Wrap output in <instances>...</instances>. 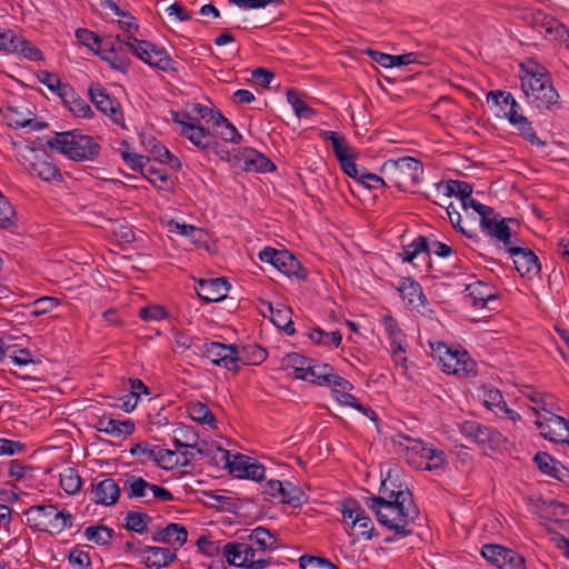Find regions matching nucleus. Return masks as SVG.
Segmentation results:
<instances>
[{"label":"nucleus","instance_id":"obj_1","mask_svg":"<svg viewBox=\"0 0 569 569\" xmlns=\"http://www.w3.org/2000/svg\"><path fill=\"white\" fill-rule=\"evenodd\" d=\"M397 499L400 500L371 496L365 499V503L375 512L382 526L398 536L408 537L412 533L408 526L418 518L419 509L413 501L412 492L398 495Z\"/></svg>","mask_w":569,"mask_h":569},{"label":"nucleus","instance_id":"obj_2","mask_svg":"<svg viewBox=\"0 0 569 569\" xmlns=\"http://www.w3.org/2000/svg\"><path fill=\"white\" fill-rule=\"evenodd\" d=\"M27 525L34 531L59 535L73 526V516L67 510H59L54 505H34L26 512Z\"/></svg>","mask_w":569,"mask_h":569},{"label":"nucleus","instance_id":"obj_3","mask_svg":"<svg viewBox=\"0 0 569 569\" xmlns=\"http://www.w3.org/2000/svg\"><path fill=\"white\" fill-rule=\"evenodd\" d=\"M49 146L74 161H92L100 154L101 147L92 137L79 131L58 133Z\"/></svg>","mask_w":569,"mask_h":569},{"label":"nucleus","instance_id":"obj_4","mask_svg":"<svg viewBox=\"0 0 569 569\" xmlns=\"http://www.w3.org/2000/svg\"><path fill=\"white\" fill-rule=\"evenodd\" d=\"M380 172L386 177L389 184L407 191L420 183L423 166L416 158L401 157L386 160Z\"/></svg>","mask_w":569,"mask_h":569},{"label":"nucleus","instance_id":"obj_5","mask_svg":"<svg viewBox=\"0 0 569 569\" xmlns=\"http://www.w3.org/2000/svg\"><path fill=\"white\" fill-rule=\"evenodd\" d=\"M216 154L223 161H227L232 168L244 171L268 172L273 171L276 166L263 153L252 148H237L232 151L218 149L216 142Z\"/></svg>","mask_w":569,"mask_h":569},{"label":"nucleus","instance_id":"obj_6","mask_svg":"<svg viewBox=\"0 0 569 569\" xmlns=\"http://www.w3.org/2000/svg\"><path fill=\"white\" fill-rule=\"evenodd\" d=\"M459 431L463 437L481 448L493 451L507 448L508 439L501 432L476 420L463 421L459 427Z\"/></svg>","mask_w":569,"mask_h":569},{"label":"nucleus","instance_id":"obj_7","mask_svg":"<svg viewBox=\"0 0 569 569\" xmlns=\"http://www.w3.org/2000/svg\"><path fill=\"white\" fill-rule=\"evenodd\" d=\"M144 63L157 69L168 71L173 69L172 59L169 57L163 48H159L156 44L146 41L138 40L133 36H129V51Z\"/></svg>","mask_w":569,"mask_h":569},{"label":"nucleus","instance_id":"obj_8","mask_svg":"<svg viewBox=\"0 0 569 569\" xmlns=\"http://www.w3.org/2000/svg\"><path fill=\"white\" fill-rule=\"evenodd\" d=\"M222 469L227 470L230 476L239 479H249L252 481H261L264 479L266 468L257 459L236 452L231 459H224Z\"/></svg>","mask_w":569,"mask_h":569},{"label":"nucleus","instance_id":"obj_9","mask_svg":"<svg viewBox=\"0 0 569 569\" xmlns=\"http://www.w3.org/2000/svg\"><path fill=\"white\" fill-rule=\"evenodd\" d=\"M399 437L409 442V445H407V450H408L407 461L409 463H415L412 458L409 457L410 453L417 455L422 460L426 461V462L421 461L418 465H416V467L418 469L436 470L438 468H441L446 463L445 451L429 447L420 440L411 439L409 436L401 435Z\"/></svg>","mask_w":569,"mask_h":569},{"label":"nucleus","instance_id":"obj_10","mask_svg":"<svg viewBox=\"0 0 569 569\" xmlns=\"http://www.w3.org/2000/svg\"><path fill=\"white\" fill-rule=\"evenodd\" d=\"M481 555L499 569H526L525 558L501 545H485L481 548Z\"/></svg>","mask_w":569,"mask_h":569},{"label":"nucleus","instance_id":"obj_11","mask_svg":"<svg viewBox=\"0 0 569 569\" xmlns=\"http://www.w3.org/2000/svg\"><path fill=\"white\" fill-rule=\"evenodd\" d=\"M535 423L545 439L569 445V420L549 412V416H545L543 419L538 418Z\"/></svg>","mask_w":569,"mask_h":569},{"label":"nucleus","instance_id":"obj_12","mask_svg":"<svg viewBox=\"0 0 569 569\" xmlns=\"http://www.w3.org/2000/svg\"><path fill=\"white\" fill-rule=\"evenodd\" d=\"M527 64H521L525 70V76L521 77V88L527 99H530L532 94L552 82L550 73L543 66L533 61H528Z\"/></svg>","mask_w":569,"mask_h":569},{"label":"nucleus","instance_id":"obj_13","mask_svg":"<svg viewBox=\"0 0 569 569\" xmlns=\"http://www.w3.org/2000/svg\"><path fill=\"white\" fill-rule=\"evenodd\" d=\"M532 26L546 38H552L559 41L569 39L568 28L555 17L547 14L542 10H536L531 14Z\"/></svg>","mask_w":569,"mask_h":569},{"label":"nucleus","instance_id":"obj_14","mask_svg":"<svg viewBox=\"0 0 569 569\" xmlns=\"http://www.w3.org/2000/svg\"><path fill=\"white\" fill-rule=\"evenodd\" d=\"M507 252L513 258L515 268L521 277L531 279L539 274L541 264L531 249L510 244Z\"/></svg>","mask_w":569,"mask_h":569},{"label":"nucleus","instance_id":"obj_15","mask_svg":"<svg viewBox=\"0 0 569 569\" xmlns=\"http://www.w3.org/2000/svg\"><path fill=\"white\" fill-rule=\"evenodd\" d=\"M89 97L94 107L102 113L110 117L114 123L122 120V112L117 100L110 97L107 90L98 82L91 83Z\"/></svg>","mask_w":569,"mask_h":569},{"label":"nucleus","instance_id":"obj_16","mask_svg":"<svg viewBox=\"0 0 569 569\" xmlns=\"http://www.w3.org/2000/svg\"><path fill=\"white\" fill-rule=\"evenodd\" d=\"M32 159L24 163L26 170L33 177L43 181H60L62 174L56 167L52 159L44 152L36 153L31 150Z\"/></svg>","mask_w":569,"mask_h":569},{"label":"nucleus","instance_id":"obj_17","mask_svg":"<svg viewBox=\"0 0 569 569\" xmlns=\"http://www.w3.org/2000/svg\"><path fill=\"white\" fill-rule=\"evenodd\" d=\"M498 217L496 212L493 214H483L480 218V227L487 236L496 238L508 248L512 243L511 230L507 224V220L499 219Z\"/></svg>","mask_w":569,"mask_h":569},{"label":"nucleus","instance_id":"obj_18","mask_svg":"<svg viewBox=\"0 0 569 569\" xmlns=\"http://www.w3.org/2000/svg\"><path fill=\"white\" fill-rule=\"evenodd\" d=\"M188 538V531L184 526L176 522L167 525L164 528H158L152 532V541L166 543L174 549L183 546Z\"/></svg>","mask_w":569,"mask_h":569},{"label":"nucleus","instance_id":"obj_19","mask_svg":"<svg viewBox=\"0 0 569 569\" xmlns=\"http://www.w3.org/2000/svg\"><path fill=\"white\" fill-rule=\"evenodd\" d=\"M154 462L162 469L171 470L178 466H187L193 458V451L164 449L158 446Z\"/></svg>","mask_w":569,"mask_h":569},{"label":"nucleus","instance_id":"obj_20","mask_svg":"<svg viewBox=\"0 0 569 569\" xmlns=\"http://www.w3.org/2000/svg\"><path fill=\"white\" fill-rule=\"evenodd\" d=\"M91 500L97 505L113 506L120 497V488L112 478H106L91 489Z\"/></svg>","mask_w":569,"mask_h":569},{"label":"nucleus","instance_id":"obj_21","mask_svg":"<svg viewBox=\"0 0 569 569\" xmlns=\"http://www.w3.org/2000/svg\"><path fill=\"white\" fill-rule=\"evenodd\" d=\"M274 268L288 277H296L298 280H306L308 278L307 269L286 249L278 251Z\"/></svg>","mask_w":569,"mask_h":569},{"label":"nucleus","instance_id":"obj_22","mask_svg":"<svg viewBox=\"0 0 569 569\" xmlns=\"http://www.w3.org/2000/svg\"><path fill=\"white\" fill-rule=\"evenodd\" d=\"M174 121L181 126V133L186 136L196 147L203 151H209L213 137L209 130L193 122H186L174 118Z\"/></svg>","mask_w":569,"mask_h":569},{"label":"nucleus","instance_id":"obj_23","mask_svg":"<svg viewBox=\"0 0 569 569\" xmlns=\"http://www.w3.org/2000/svg\"><path fill=\"white\" fill-rule=\"evenodd\" d=\"M93 427L97 431L112 437L130 436L134 431L131 420H117L107 416L99 417Z\"/></svg>","mask_w":569,"mask_h":569},{"label":"nucleus","instance_id":"obj_24","mask_svg":"<svg viewBox=\"0 0 569 569\" xmlns=\"http://www.w3.org/2000/svg\"><path fill=\"white\" fill-rule=\"evenodd\" d=\"M528 101L540 111L555 112L561 108L560 96L552 83L537 91Z\"/></svg>","mask_w":569,"mask_h":569},{"label":"nucleus","instance_id":"obj_25","mask_svg":"<svg viewBox=\"0 0 569 569\" xmlns=\"http://www.w3.org/2000/svg\"><path fill=\"white\" fill-rule=\"evenodd\" d=\"M398 291L407 306L411 309H418L427 303L421 286L410 277L401 280Z\"/></svg>","mask_w":569,"mask_h":569},{"label":"nucleus","instance_id":"obj_26","mask_svg":"<svg viewBox=\"0 0 569 569\" xmlns=\"http://www.w3.org/2000/svg\"><path fill=\"white\" fill-rule=\"evenodd\" d=\"M60 99L73 116L80 118L93 116L91 107L76 92L72 86L69 84L62 89Z\"/></svg>","mask_w":569,"mask_h":569},{"label":"nucleus","instance_id":"obj_27","mask_svg":"<svg viewBox=\"0 0 569 569\" xmlns=\"http://www.w3.org/2000/svg\"><path fill=\"white\" fill-rule=\"evenodd\" d=\"M465 291L466 298L470 299L471 305L477 308H486L491 301L497 300L493 289L482 281L468 284Z\"/></svg>","mask_w":569,"mask_h":569},{"label":"nucleus","instance_id":"obj_28","mask_svg":"<svg viewBox=\"0 0 569 569\" xmlns=\"http://www.w3.org/2000/svg\"><path fill=\"white\" fill-rule=\"evenodd\" d=\"M141 142L144 149L149 151L153 156V158L159 162L168 163L171 167H180L178 158L172 156L170 151L152 134L143 133L141 136Z\"/></svg>","mask_w":569,"mask_h":569},{"label":"nucleus","instance_id":"obj_29","mask_svg":"<svg viewBox=\"0 0 569 569\" xmlns=\"http://www.w3.org/2000/svg\"><path fill=\"white\" fill-rule=\"evenodd\" d=\"M30 111L26 108L20 109L19 107H7L3 116L11 128H24L30 127L32 130H39L42 126L33 118H30Z\"/></svg>","mask_w":569,"mask_h":569},{"label":"nucleus","instance_id":"obj_30","mask_svg":"<svg viewBox=\"0 0 569 569\" xmlns=\"http://www.w3.org/2000/svg\"><path fill=\"white\" fill-rule=\"evenodd\" d=\"M143 552L150 553L143 558V563L150 569L167 567L176 559V553L169 548L147 546Z\"/></svg>","mask_w":569,"mask_h":569},{"label":"nucleus","instance_id":"obj_31","mask_svg":"<svg viewBox=\"0 0 569 569\" xmlns=\"http://www.w3.org/2000/svg\"><path fill=\"white\" fill-rule=\"evenodd\" d=\"M150 482L142 477L128 476L123 483V489L129 499H141L144 503H151Z\"/></svg>","mask_w":569,"mask_h":569},{"label":"nucleus","instance_id":"obj_32","mask_svg":"<svg viewBox=\"0 0 569 569\" xmlns=\"http://www.w3.org/2000/svg\"><path fill=\"white\" fill-rule=\"evenodd\" d=\"M249 541L259 551H273L281 547L279 540L264 527H257L249 535Z\"/></svg>","mask_w":569,"mask_h":569},{"label":"nucleus","instance_id":"obj_33","mask_svg":"<svg viewBox=\"0 0 569 569\" xmlns=\"http://www.w3.org/2000/svg\"><path fill=\"white\" fill-rule=\"evenodd\" d=\"M533 461L538 469L557 480H562L565 477V467L557 462L548 452L539 451L535 455Z\"/></svg>","mask_w":569,"mask_h":569},{"label":"nucleus","instance_id":"obj_34","mask_svg":"<svg viewBox=\"0 0 569 569\" xmlns=\"http://www.w3.org/2000/svg\"><path fill=\"white\" fill-rule=\"evenodd\" d=\"M432 350L436 352L439 366L443 372L452 375V371L458 370L457 361H459V349H453L443 342H438L436 348L432 347Z\"/></svg>","mask_w":569,"mask_h":569},{"label":"nucleus","instance_id":"obj_35","mask_svg":"<svg viewBox=\"0 0 569 569\" xmlns=\"http://www.w3.org/2000/svg\"><path fill=\"white\" fill-rule=\"evenodd\" d=\"M129 51V36L127 39L122 36H117L114 38L108 37L106 39H101V42L97 47V52L102 60L103 57H109L117 52H128Z\"/></svg>","mask_w":569,"mask_h":569},{"label":"nucleus","instance_id":"obj_36","mask_svg":"<svg viewBox=\"0 0 569 569\" xmlns=\"http://www.w3.org/2000/svg\"><path fill=\"white\" fill-rule=\"evenodd\" d=\"M541 517L555 522L569 521V506L557 500L542 501Z\"/></svg>","mask_w":569,"mask_h":569},{"label":"nucleus","instance_id":"obj_37","mask_svg":"<svg viewBox=\"0 0 569 569\" xmlns=\"http://www.w3.org/2000/svg\"><path fill=\"white\" fill-rule=\"evenodd\" d=\"M216 136L232 143H239L242 139L237 128L218 110H216Z\"/></svg>","mask_w":569,"mask_h":569},{"label":"nucleus","instance_id":"obj_38","mask_svg":"<svg viewBox=\"0 0 569 569\" xmlns=\"http://www.w3.org/2000/svg\"><path fill=\"white\" fill-rule=\"evenodd\" d=\"M10 53L20 54L30 61H40L43 59L40 49L21 36H17L14 39Z\"/></svg>","mask_w":569,"mask_h":569},{"label":"nucleus","instance_id":"obj_39","mask_svg":"<svg viewBox=\"0 0 569 569\" xmlns=\"http://www.w3.org/2000/svg\"><path fill=\"white\" fill-rule=\"evenodd\" d=\"M239 353L242 366H258L268 357L267 350L259 345L242 346Z\"/></svg>","mask_w":569,"mask_h":569},{"label":"nucleus","instance_id":"obj_40","mask_svg":"<svg viewBox=\"0 0 569 569\" xmlns=\"http://www.w3.org/2000/svg\"><path fill=\"white\" fill-rule=\"evenodd\" d=\"M269 319L277 328L283 330L287 335H295L296 330L291 319V309L289 307H276Z\"/></svg>","mask_w":569,"mask_h":569},{"label":"nucleus","instance_id":"obj_41","mask_svg":"<svg viewBox=\"0 0 569 569\" xmlns=\"http://www.w3.org/2000/svg\"><path fill=\"white\" fill-rule=\"evenodd\" d=\"M259 552L260 551L257 550L252 545L248 546V545L243 543V551H242L243 568H246V569H263L272 562V559L270 557H268V558L258 557Z\"/></svg>","mask_w":569,"mask_h":569},{"label":"nucleus","instance_id":"obj_42","mask_svg":"<svg viewBox=\"0 0 569 569\" xmlns=\"http://www.w3.org/2000/svg\"><path fill=\"white\" fill-rule=\"evenodd\" d=\"M60 486L68 495H76L80 491L82 481L77 469L68 467L60 473Z\"/></svg>","mask_w":569,"mask_h":569},{"label":"nucleus","instance_id":"obj_43","mask_svg":"<svg viewBox=\"0 0 569 569\" xmlns=\"http://www.w3.org/2000/svg\"><path fill=\"white\" fill-rule=\"evenodd\" d=\"M308 337L316 345H323L328 347H338L341 343L342 336L339 331L326 332L319 327L313 328Z\"/></svg>","mask_w":569,"mask_h":569},{"label":"nucleus","instance_id":"obj_44","mask_svg":"<svg viewBox=\"0 0 569 569\" xmlns=\"http://www.w3.org/2000/svg\"><path fill=\"white\" fill-rule=\"evenodd\" d=\"M420 253H426L427 257L430 256L429 240L425 236H419L411 243L403 247V261L412 262Z\"/></svg>","mask_w":569,"mask_h":569},{"label":"nucleus","instance_id":"obj_45","mask_svg":"<svg viewBox=\"0 0 569 569\" xmlns=\"http://www.w3.org/2000/svg\"><path fill=\"white\" fill-rule=\"evenodd\" d=\"M113 530L107 526H89L84 530V537L87 540L94 542L100 546H104L111 542Z\"/></svg>","mask_w":569,"mask_h":569},{"label":"nucleus","instance_id":"obj_46","mask_svg":"<svg viewBox=\"0 0 569 569\" xmlns=\"http://www.w3.org/2000/svg\"><path fill=\"white\" fill-rule=\"evenodd\" d=\"M309 363H312V359L305 357L297 352H290L282 359V367L286 369H293L295 377L298 379V375L305 373L308 370Z\"/></svg>","mask_w":569,"mask_h":569},{"label":"nucleus","instance_id":"obj_47","mask_svg":"<svg viewBox=\"0 0 569 569\" xmlns=\"http://www.w3.org/2000/svg\"><path fill=\"white\" fill-rule=\"evenodd\" d=\"M126 520V529L137 532V533H143L148 529V525L151 521V518L140 511H129L124 518Z\"/></svg>","mask_w":569,"mask_h":569},{"label":"nucleus","instance_id":"obj_48","mask_svg":"<svg viewBox=\"0 0 569 569\" xmlns=\"http://www.w3.org/2000/svg\"><path fill=\"white\" fill-rule=\"evenodd\" d=\"M226 44H229V47L222 59L228 60L237 57L240 52V46L237 43L233 33L229 29H222L220 33L216 36V47Z\"/></svg>","mask_w":569,"mask_h":569},{"label":"nucleus","instance_id":"obj_49","mask_svg":"<svg viewBox=\"0 0 569 569\" xmlns=\"http://www.w3.org/2000/svg\"><path fill=\"white\" fill-rule=\"evenodd\" d=\"M228 356H223L222 358H216V366H222L227 370L236 375L238 373L241 366L239 347L236 343H230L228 346Z\"/></svg>","mask_w":569,"mask_h":569},{"label":"nucleus","instance_id":"obj_50","mask_svg":"<svg viewBox=\"0 0 569 569\" xmlns=\"http://www.w3.org/2000/svg\"><path fill=\"white\" fill-rule=\"evenodd\" d=\"M280 501L293 507H300L306 501V497L299 487L292 485L291 482H284L283 490L280 493Z\"/></svg>","mask_w":569,"mask_h":569},{"label":"nucleus","instance_id":"obj_51","mask_svg":"<svg viewBox=\"0 0 569 569\" xmlns=\"http://www.w3.org/2000/svg\"><path fill=\"white\" fill-rule=\"evenodd\" d=\"M190 418L200 423L213 425V413L209 407L200 401L190 402L188 406Z\"/></svg>","mask_w":569,"mask_h":569},{"label":"nucleus","instance_id":"obj_52","mask_svg":"<svg viewBox=\"0 0 569 569\" xmlns=\"http://www.w3.org/2000/svg\"><path fill=\"white\" fill-rule=\"evenodd\" d=\"M287 100L292 106L298 118H310L315 114L313 109L300 99L296 89L290 88L287 90Z\"/></svg>","mask_w":569,"mask_h":569},{"label":"nucleus","instance_id":"obj_53","mask_svg":"<svg viewBox=\"0 0 569 569\" xmlns=\"http://www.w3.org/2000/svg\"><path fill=\"white\" fill-rule=\"evenodd\" d=\"M192 280L196 282L194 291L199 301L202 305L213 302V298L211 297V295H213V279H197L196 277H192Z\"/></svg>","mask_w":569,"mask_h":569},{"label":"nucleus","instance_id":"obj_54","mask_svg":"<svg viewBox=\"0 0 569 569\" xmlns=\"http://www.w3.org/2000/svg\"><path fill=\"white\" fill-rule=\"evenodd\" d=\"M39 82L44 84L51 92L56 93L59 98L61 97L62 89L69 87V83H63L59 77L47 70H40L37 73Z\"/></svg>","mask_w":569,"mask_h":569},{"label":"nucleus","instance_id":"obj_55","mask_svg":"<svg viewBox=\"0 0 569 569\" xmlns=\"http://www.w3.org/2000/svg\"><path fill=\"white\" fill-rule=\"evenodd\" d=\"M157 449L158 446H153L149 442H139L130 448V453L140 462L144 463L154 461Z\"/></svg>","mask_w":569,"mask_h":569},{"label":"nucleus","instance_id":"obj_56","mask_svg":"<svg viewBox=\"0 0 569 569\" xmlns=\"http://www.w3.org/2000/svg\"><path fill=\"white\" fill-rule=\"evenodd\" d=\"M513 126L519 131V134L523 137L526 140H528L531 144H536L539 147L546 146V141H542L541 139L538 138L535 129L532 128L531 122L527 119V117L519 118L518 122L515 123Z\"/></svg>","mask_w":569,"mask_h":569},{"label":"nucleus","instance_id":"obj_57","mask_svg":"<svg viewBox=\"0 0 569 569\" xmlns=\"http://www.w3.org/2000/svg\"><path fill=\"white\" fill-rule=\"evenodd\" d=\"M121 157L130 169L144 174V170L150 161L148 157L138 154L136 152H129L128 150H122Z\"/></svg>","mask_w":569,"mask_h":569},{"label":"nucleus","instance_id":"obj_58","mask_svg":"<svg viewBox=\"0 0 569 569\" xmlns=\"http://www.w3.org/2000/svg\"><path fill=\"white\" fill-rule=\"evenodd\" d=\"M382 323L390 340V345L405 342V335L402 330L399 328L397 320L392 316H383Z\"/></svg>","mask_w":569,"mask_h":569},{"label":"nucleus","instance_id":"obj_59","mask_svg":"<svg viewBox=\"0 0 569 569\" xmlns=\"http://www.w3.org/2000/svg\"><path fill=\"white\" fill-rule=\"evenodd\" d=\"M301 569H339L329 559L303 555L299 559Z\"/></svg>","mask_w":569,"mask_h":569},{"label":"nucleus","instance_id":"obj_60","mask_svg":"<svg viewBox=\"0 0 569 569\" xmlns=\"http://www.w3.org/2000/svg\"><path fill=\"white\" fill-rule=\"evenodd\" d=\"M176 432L181 435L186 439L184 441H182L181 438L174 436V445L178 450H181V448H190L192 450L197 449V452L201 453V449L197 448V435L191 428H180Z\"/></svg>","mask_w":569,"mask_h":569},{"label":"nucleus","instance_id":"obj_61","mask_svg":"<svg viewBox=\"0 0 569 569\" xmlns=\"http://www.w3.org/2000/svg\"><path fill=\"white\" fill-rule=\"evenodd\" d=\"M457 369L459 371H452V375L458 377H469L476 375V362L470 359L466 350H459V361H457Z\"/></svg>","mask_w":569,"mask_h":569},{"label":"nucleus","instance_id":"obj_62","mask_svg":"<svg viewBox=\"0 0 569 569\" xmlns=\"http://www.w3.org/2000/svg\"><path fill=\"white\" fill-rule=\"evenodd\" d=\"M59 305V299L56 297H41L37 299L31 306V315L39 317L53 310Z\"/></svg>","mask_w":569,"mask_h":569},{"label":"nucleus","instance_id":"obj_63","mask_svg":"<svg viewBox=\"0 0 569 569\" xmlns=\"http://www.w3.org/2000/svg\"><path fill=\"white\" fill-rule=\"evenodd\" d=\"M77 40L92 52H97V47L101 42V38L93 31L84 28H79L76 30Z\"/></svg>","mask_w":569,"mask_h":569},{"label":"nucleus","instance_id":"obj_64","mask_svg":"<svg viewBox=\"0 0 569 569\" xmlns=\"http://www.w3.org/2000/svg\"><path fill=\"white\" fill-rule=\"evenodd\" d=\"M68 561L74 569H88L91 565L89 553L79 548H73L69 552Z\"/></svg>","mask_w":569,"mask_h":569}]
</instances>
